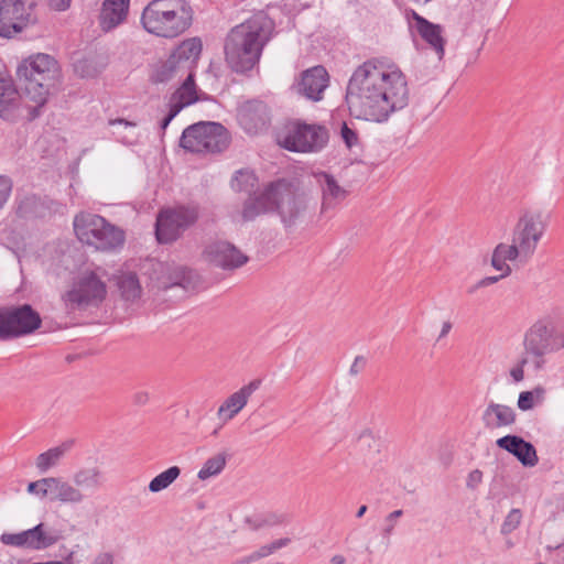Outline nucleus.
<instances>
[{"label": "nucleus", "instance_id": "f257e3e1", "mask_svg": "<svg viewBox=\"0 0 564 564\" xmlns=\"http://www.w3.org/2000/svg\"><path fill=\"white\" fill-rule=\"evenodd\" d=\"M346 102L351 113L375 122L387 121L409 104V87L401 69L384 59L371 58L350 76Z\"/></svg>", "mask_w": 564, "mask_h": 564}, {"label": "nucleus", "instance_id": "f03ea898", "mask_svg": "<svg viewBox=\"0 0 564 564\" xmlns=\"http://www.w3.org/2000/svg\"><path fill=\"white\" fill-rule=\"evenodd\" d=\"M274 31V22L259 11L245 22L236 25L225 41V59L236 73H245L259 63L262 50Z\"/></svg>", "mask_w": 564, "mask_h": 564}, {"label": "nucleus", "instance_id": "7ed1b4c3", "mask_svg": "<svg viewBox=\"0 0 564 564\" xmlns=\"http://www.w3.org/2000/svg\"><path fill=\"white\" fill-rule=\"evenodd\" d=\"M17 75L24 83V102L32 120L39 116V109L46 104L50 89L57 82L58 64L51 55L40 53L23 61Z\"/></svg>", "mask_w": 564, "mask_h": 564}, {"label": "nucleus", "instance_id": "20e7f679", "mask_svg": "<svg viewBox=\"0 0 564 564\" xmlns=\"http://www.w3.org/2000/svg\"><path fill=\"white\" fill-rule=\"evenodd\" d=\"M143 29L155 36L174 39L192 24V9L186 0H152L141 14Z\"/></svg>", "mask_w": 564, "mask_h": 564}, {"label": "nucleus", "instance_id": "39448f33", "mask_svg": "<svg viewBox=\"0 0 564 564\" xmlns=\"http://www.w3.org/2000/svg\"><path fill=\"white\" fill-rule=\"evenodd\" d=\"M74 230L77 238L88 246L100 251H115L122 248L126 235L124 231L110 224L104 217L80 213L74 218Z\"/></svg>", "mask_w": 564, "mask_h": 564}, {"label": "nucleus", "instance_id": "423d86ee", "mask_svg": "<svg viewBox=\"0 0 564 564\" xmlns=\"http://www.w3.org/2000/svg\"><path fill=\"white\" fill-rule=\"evenodd\" d=\"M564 348V327L547 321L535 322L524 334L523 352L534 372L544 369L546 355Z\"/></svg>", "mask_w": 564, "mask_h": 564}, {"label": "nucleus", "instance_id": "0eeeda50", "mask_svg": "<svg viewBox=\"0 0 564 564\" xmlns=\"http://www.w3.org/2000/svg\"><path fill=\"white\" fill-rule=\"evenodd\" d=\"M106 295L105 281L97 272L87 270L72 280L68 289L62 293L61 300L67 312H74L99 306Z\"/></svg>", "mask_w": 564, "mask_h": 564}, {"label": "nucleus", "instance_id": "6e6552de", "mask_svg": "<svg viewBox=\"0 0 564 564\" xmlns=\"http://www.w3.org/2000/svg\"><path fill=\"white\" fill-rule=\"evenodd\" d=\"M229 145L226 128L217 122L200 121L183 131L181 147L193 153H218Z\"/></svg>", "mask_w": 564, "mask_h": 564}, {"label": "nucleus", "instance_id": "1a4fd4ad", "mask_svg": "<svg viewBox=\"0 0 564 564\" xmlns=\"http://www.w3.org/2000/svg\"><path fill=\"white\" fill-rule=\"evenodd\" d=\"M328 138V130L322 124L293 121L278 134V142L292 152L313 153L325 148Z\"/></svg>", "mask_w": 564, "mask_h": 564}, {"label": "nucleus", "instance_id": "9d476101", "mask_svg": "<svg viewBox=\"0 0 564 564\" xmlns=\"http://www.w3.org/2000/svg\"><path fill=\"white\" fill-rule=\"evenodd\" d=\"M41 325L40 314L29 304L0 308V340H11L32 334Z\"/></svg>", "mask_w": 564, "mask_h": 564}, {"label": "nucleus", "instance_id": "9b49d317", "mask_svg": "<svg viewBox=\"0 0 564 564\" xmlns=\"http://www.w3.org/2000/svg\"><path fill=\"white\" fill-rule=\"evenodd\" d=\"M198 219L195 206H176L162 209L156 217L155 235L160 243L176 241Z\"/></svg>", "mask_w": 564, "mask_h": 564}, {"label": "nucleus", "instance_id": "f8f14e48", "mask_svg": "<svg viewBox=\"0 0 564 564\" xmlns=\"http://www.w3.org/2000/svg\"><path fill=\"white\" fill-rule=\"evenodd\" d=\"M272 212H275L285 227L296 224L306 209V202L290 183L284 180L270 183Z\"/></svg>", "mask_w": 564, "mask_h": 564}, {"label": "nucleus", "instance_id": "ddd939ff", "mask_svg": "<svg viewBox=\"0 0 564 564\" xmlns=\"http://www.w3.org/2000/svg\"><path fill=\"white\" fill-rule=\"evenodd\" d=\"M545 230L546 221L542 213L525 210L518 218L512 229V242L519 247L529 260L534 254Z\"/></svg>", "mask_w": 564, "mask_h": 564}, {"label": "nucleus", "instance_id": "4468645a", "mask_svg": "<svg viewBox=\"0 0 564 564\" xmlns=\"http://www.w3.org/2000/svg\"><path fill=\"white\" fill-rule=\"evenodd\" d=\"M35 0H0V35L11 37L35 23Z\"/></svg>", "mask_w": 564, "mask_h": 564}, {"label": "nucleus", "instance_id": "2eb2a0df", "mask_svg": "<svg viewBox=\"0 0 564 564\" xmlns=\"http://www.w3.org/2000/svg\"><path fill=\"white\" fill-rule=\"evenodd\" d=\"M59 540V536L44 523L19 533H2L0 541L4 545L24 547L34 551L45 550Z\"/></svg>", "mask_w": 564, "mask_h": 564}, {"label": "nucleus", "instance_id": "dca6fc26", "mask_svg": "<svg viewBox=\"0 0 564 564\" xmlns=\"http://www.w3.org/2000/svg\"><path fill=\"white\" fill-rule=\"evenodd\" d=\"M238 120L241 128L249 134L264 131L270 123L268 106L260 100L243 102L238 109Z\"/></svg>", "mask_w": 564, "mask_h": 564}, {"label": "nucleus", "instance_id": "f3484780", "mask_svg": "<svg viewBox=\"0 0 564 564\" xmlns=\"http://www.w3.org/2000/svg\"><path fill=\"white\" fill-rule=\"evenodd\" d=\"M153 281L159 289L167 290L180 286L189 290L194 286L193 272L175 263H156Z\"/></svg>", "mask_w": 564, "mask_h": 564}, {"label": "nucleus", "instance_id": "a211bd4d", "mask_svg": "<svg viewBox=\"0 0 564 564\" xmlns=\"http://www.w3.org/2000/svg\"><path fill=\"white\" fill-rule=\"evenodd\" d=\"M205 256L209 263L224 270L240 268L248 261L247 256L226 241H217L207 246Z\"/></svg>", "mask_w": 564, "mask_h": 564}, {"label": "nucleus", "instance_id": "6ab92c4d", "mask_svg": "<svg viewBox=\"0 0 564 564\" xmlns=\"http://www.w3.org/2000/svg\"><path fill=\"white\" fill-rule=\"evenodd\" d=\"M261 381L252 380L227 397L217 410V416L224 423L232 420L248 404L250 397L259 389Z\"/></svg>", "mask_w": 564, "mask_h": 564}, {"label": "nucleus", "instance_id": "aec40b11", "mask_svg": "<svg viewBox=\"0 0 564 564\" xmlns=\"http://www.w3.org/2000/svg\"><path fill=\"white\" fill-rule=\"evenodd\" d=\"M22 108L30 109L25 106L24 95L21 96L15 89L10 78L0 77V117L6 120H15L22 115Z\"/></svg>", "mask_w": 564, "mask_h": 564}, {"label": "nucleus", "instance_id": "412c9836", "mask_svg": "<svg viewBox=\"0 0 564 564\" xmlns=\"http://www.w3.org/2000/svg\"><path fill=\"white\" fill-rule=\"evenodd\" d=\"M328 86V74L323 66H315L302 74L296 91L307 99L318 101Z\"/></svg>", "mask_w": 564, "mask_h": 564}, {"label": "nucleus", "instance_id": "4be33fe9", "mask_svg": "<svg viewBox=\"0 0 564 564\" xmlns=\"http://www.w3.org/2000/svg\"><path fill=\"white\" fill-rule=\"evenodd\" d=\"M480 420L486 430L495 431L513 425L517 421V413L509 405L489 401L481 413Z\"/></svg>", "mask_w": 564, "mask_h": 564}, {"label": "nucleus", "instance_id": "5701e85b", "mask_svg": "<svg viewBox=\"0 0 564 564\" xmlns=\"http://www.w3.org/2000/svg\"><path fill=\"white\" fill-rule=\"evenodd\" d=\"M497 446L518 458L525 467H534L539 463L535 447L518 435H506L497 440Z\"/></svg>", "mask_w": 564, "mask_h": 564}, {"label": "nucleus", "instance_id": "b1692460", "mask_svg": "<svg viewBox=\"0 0 564 564\" xmlns=\"http://www.w3.org/2000/svg\"><path fill=\"white\" fill-rule=\"evenodd\" d=\"M130 0H105L99 14V25L109 32L122 24L128 17Z\"/></svg>", "mask_w": 564, "mask_h": 564}, {"label": "nucleus", "instance_id": "393cba45", "mask_svg": "<svg viewBox=\"0 0 564 564\" xmlns=\"http://www.w3.org/2000/svg\"><path fill=\"white\" fill-rule=\"evenodd\" d=\"M508 261H528V258L523 256V252L519 249V247L511 241V243L500 242L498 243L491 253V267L498 271L502 272V275H510L512 272L511 267L508 264Z\"/></svg>", "mask_w": 564, "mask_h": 564}, {"label": "nucleus", "instance_id": "a878e982", "mask_svg": "<svg viewBox=\"0 0 564 564\" xmlns=\"http://www.w3.org/2000/svg\"><path fill=\"white\" fill-rule=\"evenodd\" d=\"M413 19L415 21V26L421 37L437 54L438 59H442L445 53V39L443 36V28L440 24H434L427 21L425 18L419 15L414 11Z\"/></svg>", "mask_w": 564, "mask_h": 564}, {"label": "nucleus", "instance_id": "bb28decb", "mask_svg": "<svg viewBox=\"0 0 564 564\" xmlns=\"http://www.w3.org/2000/svg\"><path fill=\"white\" fill-rule=\"evenodd\" d=\"M317 182L322 189V209L332 208L343 202L348 192L339 185L338 181L328 173H319Z\"/></svg>", "mask_w": 564, "mask_h": 564}, {"label": "nucleus", "instance_id": "cd10ccee", "mask_svg": "<svg viewBox=\"0 0 564 564\" xmlns=\"http://www.w3.org/2000/svg\"><path fill=\"white\" fill-rule=\"evenodd\" d=\"M271 212L272 205L269 184L262 193L251 196L245 202L241 216L245 221H251L254 220L258 216Z\"/></svg>", "mask_w": 564, "mask_h": 564}, {"label": "nucleus", "instance_id": "c85d7f7f", "mask_svg": "<svg viewBox=\"0 0 564 564\" xmlns=\"http://www.w3.org/2000/svg\"><path fill=\"white\" fill-rule=\"evenodd\" d=\"M86 496L74 482L54 477L53 499L63 505H80Z\"/></svg>", "mask_w": 564, "mask_h": 564}, {"label": "nucleus", "instance_id": "c756f323", "mask_svg": "<svg viewBox=\"0 0 564 564\" xmlns=\"http://www.w3.org/2000/svg\"><path fill=\"white\" fill-rule=\"evenodd\" d=\"M74 484L83 490H98L105 484V474L97 466L82 467L73 475Z\"/></svg>", "mask_w": 564, "mask_h": 564}, {"label": "nucleus", "instance_id": "7c9ffc66", "mask_svg": "<svg viewBox=\"0 0 564 564\" xmlns=\"http://www.w3.org/2000/svg\"><path fill=\"white\" fill-rule=\"evenodd\" d=\"M202 53V42L197 37L183 41L171 54L186 69L192 68Z\"/></svg>", "mask_w": 564, "mask_h": 564}, {"label": "nucleus", "instance_id": "2f4dec72", "mask_svg": "<svg viewBox=\"0 0 564 564\" xmlns=\"http://www.w3.org/2000/svg\"><path fill=\"white\" fill-rule=\"evenodd\" d=\"M70 446L72 443L66 442L41 453L35 460V466L39 469V471L46 473L50 469L57 467L61 460L70 449Z\"/></svg>", "mask_w": 564, "mask_h": 564}, {"label": "nucleus", "instance_id": "473e14b6", "mask_svg": "<svg viewBox=\"0 0 564 564\" xmlns=\"http://www.w3.org/2000/svg\"><path fill=\"white\" fill-rule=\"evenodd\" d=\"M198 100L194 75L188 73L182 86L172 95L170 102L182 110Z\"/></svg>", "mask_w": 564, "mask_h": 564}, {"label": "nucleus", "instance_id": "72a5a7b5", "mask_svg": "<svg viewBox=\"0 0 564 564\" xmlns=\"http://www.w3.org/2000/svg\"><path fill=\"white\" fill-rule=\"evenodd\" d=\"M117 285L126 301L134 302L141 297L142 288L135 273L122 272L117 276Z\"/></svg>", "mask_w": 564, "mask_h": 564}, {"label": "nucleus", "instance_id": "f704fd0d", "mask_svg": "<svg viewBox=\"0 0 564 564\" xmlns=\"http://www.w3.org/2000/svg\"><path fill=\"white\" fill-rule=\"evenodd\" d=\"M108 124L113 127L112 134L123 144H134L138 142L139 133L137 123L126 119H110Z\"/></svg>", "mask_w": 564, "mask_h": 564}, {"label": "nucleus", "instance_id": "c9c22d12", "mask_svg": "<svg viewBox=\"0 0 564 564\" xmlns=\"http://www.w3.org/2000/svg\"><path fill=\"white\" fill-rule=\"evenodd\" d=\"M184 67L173 57H170L158 64L152 74V80L154 83H166L171 80L175 75Z\"/></svg>", "mask_w": 564, "mask_h": 564}, {"label": "nucleus", "instance_id": "e433bc0d", "mask_svg": "<svg viewBox=\"0 0 564 564\" xmlns=\"http://www.w3.org/2000/svg\"><path fill=\"white\" fill-rule=\"evenodd\" d=\"M546 390L536 386L530 391H522L519 394L517 405L521 411L532 410L535 405L542 404L545 400Z\"/></svg>", "mask_w": 564, "mask_h": 564}, {"label": "nucleus", "instance_id": "4c0bfd02", "mask_svg": "<svg viewBox=\"0 0 564 564\" xmlns=\"http://www.w3.org/2000/svg\"><path fill=\"white\" fill-rule=\"evenodd\" d=\"M227 463V456L224 453H219L210 458H208L203 467L199 469L197 477L200 480H206L210 477L219 475Z\"/></svg>", "mask_w": 564, "mask_h": 564}, {"label": "nucleus", "instance_id": "58836bf2", "mask_svg": "<svg viewBox=\"0 0 564 564\" xmlns=\"http://www.w3.org/2000/svg\"><path fill=\"white\" fill-rule=\"evenodd\" d=\"M181 474V469L177 466H172L166 470L155 476L149 484V490L151 492H159L166 489L173 484Z\"/></svg>", "mask_w": 564, "mask_h": 564}, {"label": "nucleus", "instance_id": "ea45409f", "mask_svg": "<svg viewBox=\"0 0 564 564\" xmlns=\"http://www.w3.org/2000/svg\"><path fill=\"white\" fill-rule=\"evenodd\" d=\"M106 63L96 57H86L75 63V72L82 77H95L101 73Z\"/></svg>", "mask_w": 564, "mask_h": 564}, {"label": "nucleus", "instance_id": "a19ab883", "mask_svg": "<svg viewBox=\"0 0 564 564\" xmlns=\"http://www.w3.org/2000/svg\"><path fill=\"white\" fill-rule=\"evenodd\" d=\"M256 176L250 171H238L232 181L231 187L238 192H248L254 186Z\"/></svg>", "mask_w": 564, "mask_h": 564}, {"label": "nucleus", "instance_id": "79ce46f5", "mask_svg": "<svg viewBox=\"0 0 564 564\" xmlns=\"http://www.w3.org/2000/svg\"><path fill=\"white\" fill-rule=\"evenodd\" d=\"M289 521V517L284 513L269 512L257 519L252 524L253 529H260L264 527H276L282 525Z\"/></svg>", "mask_w": 564, "mask_h": 564}, {"label": "nucleus", "instance_id": "37998d69", "mask_svg": "<svg viewBox=\"0 0 564 564\" xmlns=\"http://www.w3.org/2000/svg\"><path fill=\"white\" fill-rule=\"evenodd\" d=\"M521 520H522V512L520 511V509L510 510L501 525V533L502 534L511 533L520 525Z\"/></svg>", "mask_w": 564, "mask_h": 564}, {"label": "nucleus", "instance_id": "c03bdc74", "mask_svg": "<svg viewBox=\"0 0 564 564\" xmlns=\"http://www.w3.org/2000/svg\"><path fill=\"white\" fill-rule=\"evenodd\" d=\"M291 540L289 538H282L279 540H275L269 544L260 546L256 552L259 560L267 557L271 554H273L275 551L285 547L289 545Z\"/></svg>", "mask_w": 564, "mask_h": 564}, {"label": "nucleus", "instance_id": "a18cd8bd", "mask_svg": "<svg viewBox=\"0 0 564 564\" xmlns=\"http://www.w3.org/2000/svg\"><path fill=\"white\" fill-rule=\"evenodd\" d=\"M531 367L530 357L527 354H522L517 364L510 369V377L514 382H521L524 379V367Z\"/></svg>", "mask_w": 564, "mask_h": 564}, {"label": "nucleus", "instance_id": "49530a36", "mask_svg": "<svg viewBox=\"0 0 564 564\" xmlns=\"http://www.w3.org/2000/svg\"><path fill=\"white\" fill-rule=\"evenodd\" d=\"M340 137L348 149L358 144V134L346 122H343L340 128Z\"/></svg>", "mask_w": 564, "mask_h": 564}, {"label": "nucleus", "instance_id": "de8ad7c7", "mask_svg": "<svg viewBox=\"0 0 564 564\" xmlns=\"http://www.w3.org/2000/svg\"><path fill=\"white\" fill-rule=\"evenodd\" d=\"M39 498L50 500L53 499V487H54V477H46L39 479Z\"/></svg>", "mask_w": 564, "mask_h": 564}, {"label": "nucleus", "instance_id": "09e8293b", "mask_svg": "<svg viewBox=\"0 0 564 564\" xmlns=\"http://www.w3.org/2000/svg\"><path fill=\"white\" fill-rule=\"evenodd\" d=\"M508 275H502V272H500L499 275H489V276H485L482 279H480L476 284H474L473 286H470L468 289V294H473L475 293L478 289H482V288H487L489 285H492V284H496L497 282H499L501 279L503 278H507Z\"/></svg>", "mask_w": 564, "mask_h": 564}, {"label": "nucleus", "instance_id": "8fccbe9b", "mask_svg": "<svg viewBox=\"0 0 564 564\" xmlns=\"http://www.w3.org/2000/svg\"><path fill=\"white\" fill-rule=\"evenodd\" d=\"M12 192V182L7 176H0V209L7 204Z\"/></svg>", "mask_w": 564, "mask_h": 564}, {"label": "nucleus", "instance_id": "3c124183", "mask_svg": "<svg viewBox=\"0 0 564 564\" xmlns=\"http://www.w3.org/2000/svg\"><path fill=\"white\" fill-rule=\"evenodd\" d=\"M482 480V473L479 469L471 470L468 474L466 485L468 488L475 489Z\"/></svg>", "mask_w": 564, "mask_h": 564}, {"label": "nucleus", "instance_id": "603ef678", "mask_svg": "<svg viewBox=\"0 0 564 564\" xmlns=\"http://www.w3.org/2000/svg\"><path fill=\"white\" fill-rule=\"evenodd\" d=\"M90 564H113V555L109 552L99 553Z\"/></svg>", "mask_w": 564, "mask_h": 564}, {"label": "nucleus", "instance_id": "864d4df0", "mask_svg": "<svg viewBox=\"0 0 564 564\" xmlns=\"http://www.w3.org/2000/svg\"><path fill=\"white\" fill-rule=\"evenodd\" d=\"M366 365V358L362 356H357L350 367V375L356 376L358 375Z\"/></svg>", "mask_w": 564, "mask_h": 564}, {"label": "nucleus", "instance_id": "5fc2aeb1", "mask_svg": "<svg viewBox=\"0 0 564 564\" xmlns=\"http://www.w3.org/2000/svg\"><path fill=\"white\" fill-rule=\"evenodd\" d=\"M181 110L177 109L175 106H173L171 102H170V111H169V115L162 120L161 122V129L162 130H165L166 127L169 126V123L173 120L174 117L177 116V113L180 112Z\"/></svg>", "mask_w": 564, "mask_h": 564}, {"label": "nucleus", "instance_id": "6e6d98bb", "mask_svg": "<svg viewBox=\"0 0 564 564\" xmlns=\"http://www.w3.org/2000/svg\"><path fill=\"white\" fill-rule=\"evenodd\" d=\"M50 7L57 11H64L70 6L72 0H47Z\"/></svg>", "mask_w": 564, "mask_h": 564}, {"label": "nucleus", "instance_id": "4d7b16f0", "mask_svg": "<svg viewBox=\"0 0 564 564\" xmlns=\"http://www.w3.org/2000/svg\"><path fill=\"white\" fill-rule=\"evenodd\" d=\"M452 328H453V324L451 321L443 322L437 339L440 340V339L445 338L449 334Z\"/></svg>", "mask_w": 564, "mask_h": 564}, {"label": "nucleus", "instance_id": "13d9d810", "mask_svg": "<svg viewBox=\"0 0 564 564\" xmlns=\"http://www.w3.org/2000/svg\"><path fill=\"white\" fill-rule=\"evenodd\" d=\"M137 404H145L149 400V394L145 391L137 392L133 397Z\"/></svg>", "mask_w": 564, "mask_h": 564}, {"label": "nucleus", "instance_id": "bf43d9fd", "mask_svg": "<svg viewBox=\"0 0 564 564\" xmlns=\"http://www.w3.org/2000/svg\"><path fill=\"white\" fill-rule=\"evenodd\" d=\"M384 523H386V525L382 529V534L384 538H390V535L392 534V532L395 528L397 522L384 521Z\"/></svg>", "mask_w": 564, "mask_h": 564}, {"label": "nucleus", "instance_id": "052dcab7", "mask_svg": "<svg viewBox=\"0 0 564 564\" xmlns=\"http://www.w3.org/2000/svg\"><path fill=\"white\" fill-rule=\"evenodd\" d=\"M256 561H259L256 552H252L251 554L247 555V556H243L241 557L240 560H238L237 564H251Z\"/></svg>", "mask_w": 564, "mask_h": 564}, {"label": "nucleus", "instance_id": "680f3d73", "mask_svg": "<svg viewBox=\"0 0 564 564\" xmlns=\"http://www.w3.org/2000/svg\"><path fill=\"white\" fill-rule=\"evenodd\" d=\"M402 514H403V511H402V510H400V509H399V510H394V511H392L391 513H389V514L386 517L384 521L397 522V521H398V519H399L400 517H402Z\"/></svg>", "mask_w": 564, "mask_h": 564}, {"label": "nucleus", "instance_id": "e2e57ef3", "mask_svg": "<svg viewBox=\"0 0 564 564\" xmlns=\"http://www.w3.org/2000/svg\"><path fill=\"white\" fill-rule=\"evenodd\" d=\"M39 480H35V481H31L29 485H28V492L31 494V495H34L39 498Z\"/></svg>", "mask_w": 564, "mask_h": 564}, {"label": "nucleus", "instance_id": "0e129e2a", "mask_svg": "<svg viewBox=\"0 0 564 564\" xmlns=\"http://www.w3.org/2000/svg\"><path fill=\"white\" fill-rule=\"evenodd\" d=\"M346 560L343 555H334L332 558H330V563L332 564H345Z\"/></svg>", "mask_w": 564, "mask_h": 564}, {"label": "nucleus", "instance_id": "69168bd1", "mask_svg": "<svg viewBox=\"0 0 564 564\" xmlns=\"http://www.w3.org/2000/svg\"><path fill=\"white\" fill-rule=\"evenodd\" d=\"M366 511H367V506H365V505H364V506H361V507L358 509L356 517H357V518H361V517L366 513Z\"/></svg>", "mask_w": 564, "mask_h": 564}, {"label": "nucleus", "instance_id": "338daca9", "mask_svg": "<svg viewBox=\"0 0 564 564\" xmlns=\"http://www.w3.org/2000/svg\"><path fill=\"white\" fill-rule=\"evenodd\" d=\"M561 546V544H556V545H549L547 549L549 550H556Z\"/></svg>", "mask_w": 564, "mask_h": 564}, {"label": "nucleus", "instance_id": "774afa93", "mask_svg": "<svg viewBox=\"0 0 564 564\" xmlns=\"http://www.w3.org/2000/svg\"><path fill=\"white\" fill-rule=\"evenodd\" d=\"M218 433V429H216L213 434L216 435Z\"/></svg>", "mask_w": 564, "mask_h": 564}]
</instances>
